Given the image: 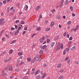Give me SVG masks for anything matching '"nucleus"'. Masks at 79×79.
<instances>
[{"label":"nucleus","mask_w":79,"mask_h":79,"mask_svg":"<svg viewBox=\"0 0 79 79\" xmlns=\"http://www.w3.org/2000/svg\"><path fill=\"white\" fill-rule=\"evenodd\" d=\"M63 49V45L62 43H58V45L56 47V50H60V49Z\"/></svg>","instance_id":"f257e3e1"},{"label":"nucleus","mask_w":79,"mask_h":79,"mask_svg":"<svg viewBox=\"0 0 79 79\" xmlns=\"http://www.w3.org/2000/svg\"><path fill=\"white\" fill-rule=\"evenodd\" d=\"M5 69L6 71H12L13 70V67L11 66H9L7 67H6Z\"/></svg>","instance_id":"f03ea898"},{"label":"nucleus","mask_w":79,"mask_h":79,"mask_svg":"<svg viewBox=\"0 0 79 79\" xmlns=\"http://www.w3.org/2000/svg\"><path fill=\"white\" fill-rule=\"evenodd\" d=\"M4 20H5L4 19H0V25H3L5 23L4 22Z\"/></svg>","instance_id":"7ed1b4c3"},{"label":"nucleus","mask_w":79,"mask_h":79,"mask_svg":"<svg viewBox=\"0 0 79 79\" xmlns=\"http://www.w3.org/2000/svg\"><path fill=\"white\" fill-rule=\"evenodd\" d=\"M4 72H5V71L4 70H2L1 71V75L2 76H5V75H6V73Z\"/></svg>","instance_id":"20e7f679"},{"label":"nucleus","mask_w":79,"mask_h":79,"mask_svg":"<svg viewBox=\"0 0 79 79\" xmlns=\"http://www.w3.org/2000/svg\"><path fill=\"white\" fill-rule=\"evenodd\" d=\"M63 2H64V0H62L61 2H60V8H61V7H62V6H63Z\"/></svg>","instance_id":"39448f33"},{"label":"nucleus","mask_w":79,"mask_h":79,"mask_svg":"<svg viewBox=\"0 0 79 79\" xmlns=\"http://www.w3.org/2000/svg\"><path fill=\"white\" fill-rule=\"evenodd\" d=\"M47 47V46L46 45H44L41 47V49H43V50H45L46 48Z\"/></svg>","instance_id":"423d86ee"},{"label":"nucleus","mask_w":79,"mask_h":79,"mask_svg":"<svg viewBox=\"0 0 79 79\" xmlns=\"http://www.w3.org/2000/svg\"><path fill=\"white\" fill-rule=\"evenodd\" d=\"M40 6H37L35 7V11H38L39 10V8H40Z\"/></svg>","instance_id":"0eeeda50"},{"label":"nucleus","mask_w":79,"mask_h":79,"mask_svg":"<svg viewBox=\"0 0 79 79\" xmlns=\"http://www.w3.org/2000/svg\"><path fill=\"white\" fill-rule=\"evenodd\" d=\"M10 60H11V58L10 57L7 58H6L5 60H4V61L5 62H7V61H10Z\"/></svg>","instance_id":"6e6552de"},{"label":"nucleus","mask_w":79,"mask_h":79,"mask_svg":"<svg viewBox=\"0 0 79 79\" xmlns=\"http://www.w3.org/2000/svg\"><path fill=\"white\" fill-rule=\"evenodd\" d=\"M35 60L37 61H40L41 60V59L40 58H38V57H35Z\"/></svg>","instance_id":"1a4fd4ad"},{"label":"nucleus","mask_w":79,"mask_h":79,"mask_svg":"<svg viewBox=\"0 0 79 79\" xmlns=\"http://www.w3.org/2000/svg\"><path fill=\"white\" fill-rule=\"evenodd\" d=\"M55 25V22L54 21H52V22H51L50 24V26L51 27H53V26Z\"/></svg>","instance_id":"9d476101"},{"label":"nucleus","mask_w":79,"mask_h":79,"mask_svg":"<svg viewBox=\"0 0 79 79\" xmlns=\"http://www.w3.org/2000/svg\"><path fill=\"white\" fill-rule=\"evenodd\" d=\"M40 73V70H37L35 72V75H37V74H39Z\"/></svg>","instance_id":"9b49d317"},{"label":"nucleus","mask_w":79,"mask_h":79,"mask_svg":"<svg viewBox=\"0 0 79 79\" xmlns=\"http://www.w3.org/2000/svg\"><path fill=\"white\" fill-rule=\"evenodd\" d=\"M24 10L26 11H27L28 10V6L27 5H26L24 7Z\"/></svg>","instance_id":"f8f14e48"},{"label":"nucleus","mask_w":79,"mask_h":79,"mask_svg":"<svg viewBox=\"0 0 79 79\" xmlns=\"http://www.w3.org/2000/svg\"><path fill=\"white\" fill-rule=\"evenodd\" d=\"M41 27H38L37 28H36V31H41Z\"/></svg>","instance_id":"ddd939ff"},{"label":"nucleus","mask_w":79,"mask_h":79,"mask_svg":"<svg viewBox=\"0 0 79 79\" xmlns=\"http://www.w3.org/2000/svg\"><path fill=\"white\" fill-rule=\"evenodd\" d=\"M13 49H10L9 51V54H11V53H13Z\"/></svg>","instance_id":"4468645a"},{"label":"nucleus","mask_w":79,"mask_h":79,"mask_svg":"<svg viewBox=\"0 0 79 79\" xmlns=\"http://www.w3.org/2000/svg\"><path fill=\"white\" fill-rule=\"evenodd\" d=\"M61 67V64L60 63L57 66V68H60Z\"/></svg>","instance_id":"2eb2a0df"},{"label":"nucleus","mask_w":79,"mask_h":79,"mask_svg":"<svg viewBox=\"0 0 79 79\" xmlns=\"http://www.w3.org/2000/svg\"><path fill=\"white\" fill-rule=\"evenodd\" d=\"M46 76V73H44V75L42 77H41V78L42 79H44L45 77Z\"/></svg>","instance_id":"dca6fc26"},{"label":"nucleus","mask_w":79,"mask_h":79,"mask_svg":"<svg viewBox=\"0 0 79 79\" xmlns=\"http://www.w3.org/2000/svg\"><path fill=\"white\" fill-rule=\"evenodd\" d=\"M78 28H79V26L77 25L74 30V31L76 32V30H78Z\"/></svg>","instance_id":"f3484780"},{"label":"nucleus","mask_w":79,"mask_h":79,"mask_svg":"<svg viewBox=\"0 0 79 79\" xmlns=\"http://www.w3.org/2000/svg\"><path fill=\"white\" fill-rule=\"evenodd\" d=\"M59 37H60V36L58 35L57 36L54 38V40H58L59 39Z\"/></svg>","instance_id":"a211bd4d"},{"label":"nucleus","mask_w":79,"mask_h":79,"mask_svg":"<svg viewBox=\"0 0 79 79\" xmlns=\"http://www.w3.org/2000/svg\"><path fill=\"white\" fill-rule=\"evenodd\" d=\"M27 60L28 62H29L30 61H31V60H32V59L30 57H28L27 58Z\"/></svg>","instance_id":"6ab92c4d"},{"label":"nucleus","mask_w":79,"mask_h":79,"mask_svg":"<svg viewBox=\"0 0 79 79\" xmlns=\"http://www.w3.org/2000/svg\"><path fill=\"white\" fill-rule=\"evenodd\" d=\"M54 45H55V43L54 42H52L51 44V47L53 48Z\"/></svg>","instance_id":"aec40b11"},{"label":"nucleus","mask_w":79,"mask_h":79,"mask_svg":"<svg viewBox=\"0 0 79 79\" xmlns=\"http://www.w3.org/2000/svg\"><path fill=\"white\" fill-rule=\"evenodd\" d=\"M75 48L76 47H75V46H73L71 48V50L72 51H73V50H74V49H75Z\"/></svg>","instance_id":"412c9836"},{"label":"nucleus","mask_w":79,"mask_h":79,"mask_svg":"<svg viewBox=\"0 0 79 79\" xmlns=\"http://www.w3.org/2000/svg\"><path fill=\"white\" fill-rule=\"evenodd\" d=\"M50 28H46L45 29V31H50Z\"/></svg>","instance_id":"4be33fe9"},{"label":"nucleus","mask_w":79,"mask_h":79,"mask_svg":"<svg viewBox=\"0 0 79 79\" xmlns=\"http://www.w3.org/2000/svg\"><path fill=\"white\" fill-rule=\"evenodd\" d=\"M63 72V70L61 69L59 71V73L60 74H61Z\"/></svg>","instance_id":"5701e85b"},{"label":"nucleus","mask_w":79,"mask_h":79,"mask_svg":"<svg viewBox=\"0 0 79 79\" xmlns=\"http://www.w3.org/2000/svg\"><path fill=\"white\" fill-rule=\"evenodd\" d=\"M69 50V48H66L64 50V51L66 52H68V51Z\"/></svg>","instance_id":"b1692460"},{"label":"nucleus","mask_w":79,"mask_h":79,"mask_svg":"<svg viewBox=\"0 0 79 79\" xmlns=\"http://www.w3.org/2000/svg\"><path fill=\"white\" fill-rule=\"evenodd\" d=\"M43 53H44V51L42 50H40V54H43Z\"/></svg>","instance_id":"393cba45"},{"label":"nucleus","mask_w":79,"mask_h":79,"mask_svg":"<svg viewBox=\"0 0 79 79\" xmlns=\"http://www.w3.org/2000/svg\"><path fill=\"white\" fill-rule=\"evenodd\" d=\"M19 31V30H18L17 31H16L15 33V35H16L18 33V32Z\"/></svg>","instance_id":"a878e982"},{"label":"nucleus","mask_w":79,"mask_h":79,"mask_svg":"<svg viewBox=\"0 0 79 79\" xmlns=\"http://www.w3.org/2000/svg\"><path fill=\"white\" fill-rule=\"evenodd\" d=\"M69 3V1H68V0H66V2H65V5H68Z\"/></svg>","instance_id":"bb28decb"},{"label":"nucleus","mask_w":79,"mask_h":79,"mask_svg":"<svg viewBox=\"0 0 79 79\" xmlns=\"http://www.w3.org/2000/svg\"><path fill=\"white\" fill-rule=\"evenodd\" d=\"M40 43L41 44H42V43L44 42V40H43L42 39H41V38L40 39Z\"/></svg>","instance_id":"cd10ccee"},{"label":"nucleus","mask_w":79,"mask_h":79,"mask_svg":"<svg viewBox=\"0 0 79 79\" xmlns=\"http://www.w3.org/2000/svg\"><path fill=\"white\" fill-rule=\"evenodd\" d=\"M16 40H14L12 41L10 43V44H14V43H15L16 42Z\"/></svg>","instance_id":"c85d7f7f"},{"label":"nucleus","mask_w":79,"mask_h":79,"mask_svg":"<svg viewBox=\"0 0 79 79\" xmlns=\"http://www.w3.org/2000/svg\"><path fill=\"white\" fill-rule=\"evenodd\" d=\"M60 18V15H58L56 17V18L57 19H59Z\"/></svg>","instance_id":"c756f323"},{"label":"nucleus","mask_w":79,"mask_h":79,"mask_svg":"<svg viewBox=\"0 0 79 79\" xmlns=\"http://www.w3.org/2000/svg\"><path fill=\"white\" fill-rule=\"evenodd\" d=\"M70 9L71 10V11H73V7H72V6H70Z\"/></svg>","instance_id":"7c9ffc66"},{"label":"nucleus","mask_w":79,"mask_h":79,"mask_svg":"<svg viewBox=\"0 0 79 79\" xmlns=\"http://www.w3.org/2000/svg\"><path fill=\"white\" fill-rule=\"evenodd\" d=\"M18 55L19 56H20L21 55H23V53L22 52H19L18 53Z\"/></svg>","instance_id":"2f4dec72"},{"label":"nucleus","mask_w":79,"mask_h":79,"mask_svg":"<svg viewBox=\"0 0 79 79\" xmlns=\"http://www.w3.org/2000/svg\"><path fill=\"white\" fill-rule=\"evenodd\" d=\"M58 78L59 79H63V76H60Z\"/></svg>","instance_id":"473e14b6"},{"label":"nucleus","mask_w":79,"mask_h":79,"mask_svg":"<svg viewBox=\"0 0 79 79\" xmlns=\"http://www.w3.org/2000/svg\"><path fill=\"white\" fill-rule=\"evenodd\" d=\"M70 24H71V22L70 21H69L67 23V24L68 25H70Z\"/></svg>","instance_id":"72a5a7b5"},{"label":"nucleus","mask_w":79,"mask_h":79,"mask_svg":"<svg viewBox=\"0 0 79 79\" xmlns=\"http://www.w3.org/2000/svg\"><path fill=\"white\" fill-rule=\"evenodd\" d=\"M68 59H69V56H67V57L65 59H64V61H66L67 60H68Z\"/></svg>","instance_id":"f704fd0d"},{"label":"nucleus","mask_w":79,"mask_h":79,"mask_svg":"<svg viewBox=\"0 0 79 79\" xmlns=\"http://www.w3.org/2000/svg\"><path fill=\"white\" fill-rule=\"evenodd\" d=\"M55 12V9H54L53 10H52L51 12L52 13H54Z\"/></svg>","instance_id":"c9c22d12"},{"label":"nucleus","mask_w":79,"mask_h":79,"mask_svg":"<svg viewBox=\"0 0 79 79\" xmlns=\"http://www.w3.org/2000/svg\"><path fill=\"white\" fill-rule=\"evenodd\" d=\"M40 76L38 75L36 77V79H40Z\"/></svg>","instance_id":"e433bc0d"},{"label":"nucleus","mask_w":79,"mask_h":79,"mask_svg":"<svg viewBox=\"0 0 79 79\" xmlns=\"http://www.w3.org/2000/svg\"><path fill=\"white\" fill-rule=\"evenodd\" d=\"M43 67L44 68H45L47 67V64H44L43 65Z\"/></svg>","instance_id":"4c0bfd02"},{"label":"nucleus","mask_w":79,"mask_h":79,"mask_svg":"<svg viewBox=\"0 0 79 79\" xmlns=\"http://www.w3.org/2000/svg\"><path fill=\"white\" fill-rule=\"evenodd\" d=\"M67 64H69L70 63V60L69 59L67 60Z\"/></svg>","instance_id":"58836bf2"},{"label":"nucleus","mask_w":79,"mask_h":79,"mask_svg":"<svg viewBox=\"0 0 79 79\" xmlns=\"http://www.w3.org/2000/svg\"><path fill=\"white\" fill-rule=\"evenodd\" d=\"M41 39H42V40H45V37L44 36V37H43L42 38H41Z\"/></svg>","instance_id":"ea45409f"},{"label":"nucleus","mask_w":79,"mask_h":79,"mask_svg":"<svg viewBox=\"0 0 79 79\" xmlns=\"http://www.w3.org/2000/svg\"><path fill=\"white\" fill-rule=\"evenodd\" d=\"M35 45H36V44H33L32 46V48H33L34 47H35Z\"/></svg>","instance_id":"a19ab883"},{"label":"nucleus","mask_w":79,"mask_h":79,"mask_svg":"<svg viewBox=\"0 0 79 79\" xmlns=\"http://www.w3.org/2000/svg\"><path fill=\"white\" fill-rule=\"evenodd\" d=\"M20 23L21 24H25V22L24 21H22Z\"/></svg>","instance_id":"79ce46f5"},{"label":"nucleus","mask_w":79,"mask_h":79,"mask_svg":"<svg viewBox=\"0 0 79 79\" xmlns=\"http://www.w3.org/2000/svg\"><path fill=\"white\" fill-rule=\"evenodd\" d=\"M47 42L48 43H49V42H50V40L49 39H48L47 40Z\"/></svg>","instance_id":"37998d69"},{"label":"nucleus","mask_w":79,"mask_h":79,"mask_svg":"<svg viewBox=\"0 0 79 79\" xmlns=\"http://www.w3.org/2000/svg\"><path fill=\"white\" fill-rule=\"evenodd\" d=\"M6 52V51H4L3 52L2 54H1V55H4V54H5V53Z\"/></svg>","instance_id":"c03bdc74"},{"label":"nucleus","mask_w":79,"mask_h":79,"mask_svg":"<svg viewBox=\"0 0 79 79\" xmlns=\"http://www.w3.org/2000/svg\"><path fill=\"white\" fill-rule=\"evenodd\" d=\"M23 79H28V78L27 77H25L23 78Z\"/></svg>","instance_id":"a18cd8bd"},{"label":"nucleus","mask_w":79,"mask_h":79,"mask_svg":"<svg viewBox=\"0 0 79 79\" xmlns=\"http://www.w3.org/2000/svg\"><path fill=\"white\" fill-rule=\"evenodd\" d=\"M23 72H25L26 71V67H25L24 68V69L23 70Z\"/></svg>","instance_id":"49530a36"},{"label":"nucleus","mask_w":79,"mask_h":79,"mask_svg":"<svg viewBox=\"0 0 79 79\" xmlns=\"http://www.w3.org/2000/svg\"><path fill=\"white\" fill-rule=\"evenodd\" d=\"M71 44V41H70L69 42L68 45L70 46Z\"/></svg>","instance_id":"de8ad7c7"},{"label":"nucleus","mask_w":79,"mask_h":79,"mask_svg":"<svg viewBox=\"0 0 79 79\" xmlns=\"http://www.w3.org/2000/svg\"><path fill=\"white\" fill-rule=\"evenodd\" d=\"M19 20H17L15 22V23H19Z\"/></svg>","instance_id":"09e8293b"},{"label":"nucleus","mask_w":79,"mask_h":79,"mask_svg":"<svg viewBox=\"0 0 79 79\" xmlns=\"http://www.w3.org/2000/svg\"><path fill=\"white\" fill-rule=\"evenodd\" d=\"M20 69H15V71H19Z\"/></svg>","instance_id":"8fccbe9b"},{"label":"nucleus","mask_w":79,"mask_h":79,"mask_svg":"<svg viewBox=\"0 0 79 79\" xmlns=\"http://www.w3.org/2000/svg\"><path fill=\"white\" fill-rule=\"evenodd\" d=\"M27 27H25L24 28V30H25V31H27Z\"/></svg>","instance_id":"3c124183"},{"label":"nucleus","mask_w":79,"mask_h":79,"mask_svg":"<svg viewBox=\"0 0 79 79\" xmlns=\"http://www.w3.org/2000/svg\"><path fill=\"white\" fill-rule=\"evenodd\" d=\"M34 71H32L31 72V74H34Z\"/></svg>","instance_id":"603ef678"},{"label":"nucleus","mask_w":79,"mask_h":79,"mask_svg":"<svg viewBox=\"0 0 79 79\" xmlns=\"http://www.w3.org/2000/svg\"><path fill=\"white\" fill-rule=\"evenodd\" d=\"M69 40H73V37H71L69 38Z\"/></svg>","instance_id":"864d4df0"},{"label":"nucleus","mask_w":79,"mask_h":79,"mask_svg":"<svg viewBox=\"0 0 79 79\" xmlns=\"http://www.w3.org/2000/svg\"><path fill=\"white\" fill-rule=\"evenodd\" d=\"M41 56V55H39L37 57H38V58H40Z\"/></svg>","instance_id":"5fc2aeb1"},{"label":"nucleus","mask_w":79,"mask_h":79,"mask_svg":"<svg viewBox=\"0 0 79 79\" xmlns=\"http://www.w3.org/2000/svg\"><path fill=\"white\" fill-rule=\"evenodd\" d=\"M24 64V62H22L20 63V64Z\"/></svg>","instance_id":"6e6d98bb"},{"label":"nucleus","mask_w":79,"mask_h":79,"mask_svg":"<svg viewBox=\"0 0 79 79\" xmlns=\"http://www.w3.org/2000/svg\"><path fill=\"white\" fill-rule=\"evenodd\" d=\"M66 35V32H65L64 33L63 35H64V36H65V35Z\"/></svg>","instance_id":"4d7b16f0"},{"label":"nucleus","mask_w":79,"mask_h":79,"mask_svg":"<svg viewBox=\"0 0 79 79\" xmlns=\"http://www.w3.org/2000/svg\"><path fill=\"white\" fill-rule=\"evenodd\" d=\"M15 29H17V27H18V26H17L16 25H15Z\"/></svg>","instance_id":"13d9d810"},{"label":"nucleus","mask_w":79,"mask_h":79,"mask_svg":"<svg viewBox=\"0 0 79 79\" xmlns=\"http://www.w3.org/2000/svg\"><path fill=\"white\" fill-rule=\"evenodd\" d=\"M69 34H67V38H69Z\"/></svg>","instance_id":"bf43d9fd"},{"label":"nucleus","mask_w":79,"mask_h":79,"mask_svg":"<svg viewBox=\"0 0 79 79\" xmlns=\"http://www.w3.org/2000/svg\"><path fill=\"white\" fill-rule=\"evenodd\" d=\"M3 4V2H0V6Z\"/></svg>","instance_id":"052dcab7"},{"label":"nucleus","mask_w":79,"mask_h":79,"mask_svg":"<svg viewBox=\"0 0 79 79\" xmlns=\"http://www.w3.org/2000/svg\"><path fill=\"white\" fill-rule=\"evenodd\" d=\"M25 33H26V31H24L23 32V35H24V34H25Z\"/></svg>","instance_id":"680f3d73"},{"label":"nucleus","mask_w":79,"mask_h":79,"mask_svg":"<svg viewBox=\"0 0 79 79\" xmlns=\"http://www.w3.org/2000/svg\"><path fill=\"white\" fill-rule=\"evenodd\" d=\"M11 31H13V30H15V28H14L13 27H12L11 28Z\"/></svg>","instance_id":"e2e57ef3"},{"label":"nucleus","mask_w":79,"mask_h":79,"mask_svg":"<svg viewBox=\"0 0 79 79\" xmlns=\"http://www.w3.org/2000/svg\"><path fill=\"white\" fill-rule=\"evenodd\" d=\"M3 2V3H4V4H5V3H6V1H4Z\"/></svg>","instance_id":"0e129e2a"},{"label":"nucleus","mask_w":79,"mask_h":79,"mask_svg":"<svg viewBox=\"0 0 79 79\" xmlns=\"http://www.w3.org/2000/svg\"><path fill=\"white\" fill-rule=\"evenodd\" d=\"M32 71H35V69L33 68L32 69Z\"/></svg>","instance_id":"69168bd1"},{"label":"nucleus","mask_w":79,"mask_h":79,"mask_svg":"<svg viewBox=\"0 0 79 79\" xmlns=\"http://www.w3.org/2000/svg\"><path fill=\"white\" fill-rule=\"evenodd\" d=\"M40 73L41 75H43V74H44V73L43 72H41Z\"/></svg>","instance_id":"338daca9"},{"label":"nucleus","mask_w":79,"mask_h":79,"mask_svg":"<svg viewBox=\"0 0 79 79\" xmlns=\"http://www.w3.org/2000/svg\"><path fill=\"white\" fill-rule=\"evenodd\" d=\"M65 54H66V52L64 51L63 52V55H65Z\"/></svg>","instance_id":"774afa93"}]
</instances>
